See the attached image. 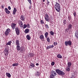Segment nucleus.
Here are the masks:
<instances>
[{"mask_svg": "<svg viewBox=\"0 0 78 78\" xmlns=\"http://www.w3.org/2000/svg\"><path fill=\"white\" fill-rule=\"evenodd\" d=\"M55 9L56 11L57 12H59L61 10V8H60V5H59V4L55 2Z\"/></svg>", "mask_w": 78, "mask_h": 78, "instance_id": "nucleus-1", "label": "nucleus"}, {"mask_svg": "<svg viewBox=\"0 0 78 78\" xmlns=\"http://www.w3.org/2000/svg\"><path fill=\"white\" fill-rule=\"evenodd\" d=\"M55 72L58 74V75H60V76H62L65 75V73L64 72L59 70V69H56Z\"/></svg>", "mask_w": 78, "mask_h": 78, "instance_id": "nucleus-2", "label": "nucleus"}, {"mask_svg": "<svg viewBox=\"0 0 78 78\" xmlns=\"http://www.w3.org/2000/svg\"><path fill=\"white\" fill-rule=\"evenodd\" d=\"M51 73V74L50 76V78H55V76L56 75V73L53 70H52Z\"/></svg>", "mask_w": 78, "mask_h": 78, "instance_id": "nucleus-3", "label": "nucleus"}, {"mask_svg": "<svg viewBox=\"0 0 78 78\" xmlns=\"http://www.w3.org/2000/svg\"><path fill=\"white\" fill-rule=\"evenodd\" d=\"M65 44L66 46L72 45V41L71 40L66 41L65 43Z\"/></svg>", "mask_w": 78, "mask_h": 78, "instance_id": "nucleus-4", "label": "nucleus"}, {"mask_svg": "<svg viewBox=\"0 0 78 78\" xmlns=\"http://www.w3.org/2000/svg\"><path fill=\"white\" fill-rule=\"evenodd\" d=\"M44 18L46 21H47V22H50V18H49V16H48V14H46L45 15V16H44Z\"/></svg>", "mask_w": 78, "mask_h": 78, "instance_id": "nucleus-5", "label": "nucleus"}, {"mask_svg": "<svg viewBox=\"0 0 78 78\" xmlns=\"http://www.w3.org/2000/svg\"><path fill=\"white\" fill-rule=\"evenodd\" d=\"M4 53L5 56H6V55H8V54H9V49L7 48H5L4 51Z\"/></svg>", "mask_w": 78, "mask_h": 78, "instance_id": "nucleus-6", "label": "nucleus"}, {"mask_svg": "<svg viewBox=\"0 0 78 78\" xmlns=\"http://www.w3.org/2000/svg\"><path fill=\"white\" fill-rule=\"evenodd\" d=\"M9 32H11V30L10 29H7L6 31H5L4 34L5 36H8L9 34Z\"/></svg>", "mask_w": 78, "mask_h": 78, "instance_id": "nucleus-7", "label": "nucleus"}, {"mask_svg": "<svg viewBox=\"0 0 78 78\" xmlns=\"http://www.w3.org/2000/svg\"><path fill=\"white\" fill-rule=\"evenodd\" d=\"M15 31L16 34L17 35H19V34H20V30H19L18 27L15 28Z\"/></svg>", "mask_w": 78, "mask_h": 78, "instance_id": "nucleus-8", "label": "nucleus"}, {"mask_svg": "<svg viewBox=\"0 0 78 78\" xmlns=\"http://www.w3.org/2000/svg\"><path fill=\"white\" fill-rule=\"evenodd\" d=\"M4 11L7 14H9V13H10V11L8 10V8H5Z\"/></svg>", "mask_w": 78, "mask_h": 78, "instance_id": "nucleus-9", "label": "nucleus"}, {"mask_svg": "<svg viewBox=\"0 0 78 78\" xmlns=\"http://www.w3.org/2000/svg\"><path fill=\"white\" fill-rule=\"evenodd\" d=\"M16 24L15 23H12L11 25V27L13 30L14 29H15V28H16Z\"/></svg>", "mask_w": 78, "mask_h": 78, "instance_id": "nucleus-10", "label": "nucleus"}, {"mask_svg": "<svg viewBox=\"0 0 78 78\" xmlns=\"http://www.w3.org/2000/svg\"><path fill=\"white\" fill-rule=\"evenodd\" d=\"M53 47H54V45H53L48 46L46 48V50H48V49L50 48H53Z\"/></svg>", "mask_w": 78, "mask_h": 78, "instance_id": "nucleus-11", "label": "nucleus"}, {"mask_svg": "<svg viewBox=\"0 0 78 78\" xmlns=\"http://www.w3.org/2000/svg\"><path fill=\"white\" fill-rule=\"evenodd\" d=\"M29 32H30V30L28 29H26L24 31V33H25V34H27Z\"/></svg>", "mask_w": 78, "mask_h": 78, "instance_id": "nucleus-12", "label": "nucleus"}, {"mask_svg": "<svg viewBox=\"0 0 78 78\" xmlns=\"http://www.w3.org/2000/svg\"><path fill=\"white\" fill-rule=\"evenodd\" d=\"M72 66V62H68L67 63V67L70 68Z\"/></svg>", "mask_w": 78, "mask_h": 78, "instance_id": "nucleus-13", "label": "nucleus"}, {"mask_svg": "<svg viewBox=\"0 0 78 78\" xmlns=\"http://www.w3.org/2000/svg\"><path fill=\"white\" fill-rule=\"evenodd\" d=\"M16 12H17V9L15 8H14L13 12V15H15L16 14Z\"/></svg>", "mask_w": 78, "mask_h": 78, "instance_id": "nucleus-14", "label": "nucleus"}, {"mask_svg": "<svg viewBox=\"0 0 78 78\" xmlns=\"http://www.w3.org/2000/svg\"><path fill=\"white\" fill-rule=\"evenodd\" d=\"M20 19L22 21H25V18L23 15H21Z\"/></svg>", "mask_w": 78, "mask_h": 78, "instance_id": "nucleus-15", "label": "nucleus"}, {"mask_svg": "<svg viewBox=\"0 0 78 78\" xmlns=\"http://www.w3.org/2000/svg\"><path fill=\"white\" fill-rule=\"evenodd\" d=\"M16 49L18 51H19L20 50L21 48L20 47V45H17L16 47Z\"/></svg>", "mask_w": 78, "mask_h": 78, "instance_id": "nucleus-16", "label": "nucleus"}, {"mask_svg": "<svg viewBox=\"0 0 78 78\" xmlns=\"http://www.w3.org/2000/svg\"><path fill=\"white\" fill-rule=\"evenodd\" d=\"M6 75L8 78H10L11 76V74L8 73H6Z\"/></svg>", "mask_w": 78, "mask_h": 78, "instance_id": "nucleus-17", "label": "nucleus"}, {"mask_svg": "<svg viewBox=\"0 0 78 78\" xmlns=\"http://www.w3.org/2000/svg\"><path fill=\"white\" fill-rule=\"evenodd\" d=\"M75 37L78 39V31L76 30L75 32Z\"/></svg>", "mask_w": 78, "mask_h": 78, "instance_id": "nucleus-18", "label": "nucleus"}, {"mask_svg": "<svg viewBox=\"0 0 78 78\" xmlns=\"http://www.w3.org/2000/svg\"><path fill=\"white\" fill-rule=\"evenodd\" d=\"M26 38L27 40L30 41L31 39V37H30V36L29 35H27L26 36Z\"/></svg>", "mask_w": 78, "mask_h": 78, "instance_id": "nucleus-19", "label": "nucleus"}, {"mask_svg": "<svg viewBox=\"0 0 78 78\" xmlns=\"http://www.w3.org/2000/svg\"><path fill=\"white\" fill-rule=\"evenodd\" d=\"M16 45H20V44H19V41L18 40H16Z\"/></svg>", "mask_w": 78, "mask_h": 78, "instance_id": "nucleus-20", "label": "nucleus"}, {"mask_svg": "<svg viewBox=\"0 0 78 78\" xmlns=\"http://www.w3.org/2000/svg\"><path fill=\"white\" fill-rule=\"evenodd\" d=\"M57 57L58 58H59V59H61V58H62V56L60 54H58L57 55Z\"/></svg>", "mask_w": 78, "mask_h": 78, "instance_id": "nucleus-21", "label": "nucleus"}, {"mask_svg": "<svg viewBox=\"0 0 78 78\" xmlns=\"http://www.w3.org/2000/svg\"><path fill=\"white\" fill-rule=\"evenodd\" d=\"M72 27V25L71 24H70L68 25V30H69V29H71Z\"/></svg>", "mask_w": 78, "mask_h": 78, "instance_id": "nucleus-22", "label": "nucleus"}, {"mask_svg": "<svg viewBox=\"0 0 78 78\" xmlns=\"http://www.w3.org/2000/svg\"><path fill=\"white\" fill-rule=\"evenodd\" d=\"M11 43H12V41H10L6 43V45H11Z\"/></svg>", "mask_w": 78, "mask_h": 78, "instance_id": "nucleus-23", "label": "nucleus"}, {"mask_svg": "<svg viewBox=\"0 0 78 78\" xmlns=\"http://www.w3.org/2000/svg\"><path fill=\"white\" fill-rule=\"evenodd\" d=\"M39 72L37 71L35 74V75L36 76H39Z\"/></svg>", "mask_w": 78, "mask_h": 78, "instance_id": "nucleus-24", "label": "nucleus"}, {"mask_svg": "<svg viewBox=\"0 0 78 78\" xmlns=\"http://www.w3.org/2000/svg\"><path fill=\"white\" fill-rule=\"evenodd\" d=\"M70 68L69 67H66V70L67 71V72H70Z\"/></svg>", "mask_w": 78, "mask_h": 78, "instance_id": "nucleus-25", "label": "nucleus"}, {"mask_svg": "<svg viewBox=\"0 0 78 78\" xmlns=\"http://www.w3.org/2000/svg\"><path fill=\"white\" fill-rule=\"evenodd\" d=\"M18 65H19V63H14L12 64V66H13V67L16 66H17Z\"/></svg>", "mask_w": 78, "mask_h": 78, "instance_id": "nucleus-26", "label": "nucleus"}, {"mask_svg": "<svg viewBox=\"0 0 78 78\" xmlns=\"http://www.w3.org/2000/svg\"><path fill=\"white\" fill-rule=\"evenodd\" d=\"M40 38L41 39H44V35H41L40 37Z\"/></svg>", "mask_w": 78, "mask_h": 78, "instance_id": "nucleus-27", "label": "nucleus"}, {"mask_svg": "<svg viewBox=\"0 0 78 78\" xmlns=\"http://www.w3.org/2000/svg\"><path fill=\"white\" fill-rule=\"evenodd\" d=\"M48 33L46 32L44 34V36L45 38H47L48 36Z\"/></svg>", "mask_w": 78, "mask_h": 78, "instance_id": "nucleus-28", "label": "nucleus"}, {"mask_svg": "<svg viewBox=\"0 0 78 78\" xmlns=\"http://www.w3.org/2000/svg\"><path fill=\"white\" fill-rule=\"evenodd\" d=\"M30 66L31 67H35L34 64L32 63H30Z\"/></svg>", "mask_w": 78, "mask_h": 78, "instance_id": "nucleus-29", "label": "nucleus"}, {"mask_svg": "<svg viewBox=\"0 0 78 78\" xmlns=\"http://www.w3.org/2000/svg\"><path fill=\"white\" fill-rule=\"evenodd\" d=\"M50 34L51 35V36H53V35L54 34H55V33L53 31H51L50 32Z\"/></svg>", "mask_w": 78, "mask_h": 78, "instance_id": "nucleus-30", "label": "nucleus"}, {"mask_svg": "<svg viewBox=\"0 0 78 78\" xmlns=\"http://www.w3.org/2000/svg\"><path fill=\"white\" fill-rule=\"evenodd\" d=\"M68 18L69 20V21H70V20H71L72 19V16H68Z\"/></svg>", "mask_w": 78, "mask_h": 78, "instance_id": "nucleus-31", "label": "nucleus"}, {"mask_svg": "<svg viewBox=\"0 0 78 78\" xmlns=\"http://www.w3.org/2000/svg\"><path fill=\"white\" fill-rule=\"evenodd\" d=\"M46 40L48 42H49L50 41V38L49 37H47Z\"/></svg>", "mask_w": 78, "mask_h": 78, "instance_id": "nucleus-32", "label": "nucleus"}, {"mask_svg": "<svg viewBox=\"0 0 78 78\" xmlns=\"http://www.w3.org/2000/svg\"><path fill=\"white\" fill-rule=\"evenodd\" d=\"M20 52H21V53H23V48L21 47V50H20Z\"/></svg>", "mask_w": 78, "mask_h": 78, "instance_id": "nucleus-33", "label": "nucleus"}, {"mask_svg": "<svg viewBox=\"0 0 78 78\" xmlns=\"http://www.w3.org/2000/svg\"><path fill=\"white\" fill-rule=\"evenodd\" d=\"M73 15L74 16V17H76V12H75L73 13Z\"/></svg>", "mask_w": 78, "mask_h": 78, "instance_id": "nucleus-34", "label": "nucleus"}, {"mask_svg": "<svg viewBox=\"0 0 78 78\" xmlns=\"http://www.w3.org/2000/svg\"><path fill=\"white\" fill-rule=\"evenodd\" d=\"M28 1L29 3L30 4V5H31V0H27Z\"/></svg>", "mask_w": 78, "mask_h": 78, "instance_id": "nucleus-35", "label": "nucleus"}, {"mask_svg": "<svg viewBox=\"0 0 78 78\" xmlns=\"http://www.w3.org/2000/svg\"><path fill=\"white\" fill-rule=\"evenodd\" d=\"M20 27H21V28H22L23 27V23H21L20 24Z\"/></svg>", "mask_w": 78, "mask_h": 78, "instance_id": "nucleus-36", "label": "nucleus"}, {"mask_svg": "<svg viewBox=\"0 0 78 78\" xmlns=\"http://www.w3.org/2000/svg\"><path fill=\"white\" fill-rule=\"evenodd\" d=\"M45 27L46 28H49V27L48 26V25L47 24H45Z\"/></svg>", "mask_w": 78, "mask_h": 78, "instance_id": "nucleus-37", "label": "nucleus"}, {"mask_svg": "<svg viewBox=\"0 0 78 78\" xmlns=\"http://www.w3.org/2000/svg\"><path fill=\"white\" fill-rule=\"evenodd\" d=\"M63 23L64 25H65V24H66V23H67V21H66V20L63 21Z\"/></svg>", "mask_w": 78, "mask_h": 78, "instance_id": "nucleus-38", "label": "nucleus"}, {"mask_svg": "<svg viewBox=\"0 0 78 78\" xmlns=\"http://www.w3.org/2000/svg\"><path fill=\"white\" fill-rule=\"evenodd\" d=\"M27 27V26L26 24H24L23 25V29H25V28H26Z\"/></svg>", "mask_w": 78, "mask_h": 78, "instance_id": "nucleus-39", "label": "nucleus"}, {"mask_svg": "<svg viewBox=\"0 0 78 78\" xmlns=\"http://www.w3.org/2000/svg\"><path fill=\"white\" fill-rule=\"evenodd\" d=\"M55 62H52L51 63V66H54V65H55Z\"/></svg>", "mask_w": 78, "mask_h": 78, "instance_id": "nucleus-40", "label": "nucleus"}, {"mask_svg": "<svg viewBox=\"0 0 78 78\" xmlns=\"http://www.w3.org/2000/svg\"><path fill=\"white\" fill-rule=\"evenodd\" d=\"M22 23V21L20 20H19L18 21V23L20 25Z\"/></svg>", "mask_w": 78, "mask_h": 78, "instance_id": "nucleus-41", "label": "nucleus"}, {"mask_svg": "<svg viewBox=\"0 0 78 78\" xmlns=\"http://www.w3.org/2000/svg\"><path fill=\"white\" fill-rule=\"evenodd\" d=\"M53 44L55 46H56V45H57V44H58V43H57V42H54Z\"/></svg>", "mask_w": 78, "mask_h": 78, "instance_id": "nucleus-42", "label": "nucleus"}, {"mask_svg": "<svg viewBox=\"0 0 78 78\" xmlns=\"http://www.w3.org/2000/svg\"><path fill=\"white\" fill-rule=\"evenodd\" d=\"M40 23L41 24H43V23H44V22H43V20H41L40 21Z\"/></svg>", "mask_w": 78, "mask_h": 78, "instance_id": "nucleus-43", "label": "nucleus"}, {"mask_svg": "<svg viewBox=\"0 0 78 78\" xmlns=\"http://www.w3.org/2000/svg\"><path fill=\"white\" fill-rule=\"evenodd\" d=\"M27 28H30V24H29V23H28L27 25Z\"/></svg>", "mask_w": 78, "mask_h": 78, "instance_id": "nucleus-44", "label": "nucleus"}, {"mask_svg": "<svg viewBox=\"0 0 78 78\" xmlns=\"http://www.w3.org/2000/svg\"><path fill=\"white\" fill-rule=\"evenodd\" d=\"M8 9H9V10H11V7L10 6H9L8 7Z\"/></svg>", "mask_w": 78, "mask_h": 78, "instance_id": "nucleus-45", "label": "nucleus"}, {"mask_svg": "<svg viewBox=\"0 0 78 78\" xmlns=\"http://www.w3.org/2000/svg\"><path fill=\"white\" fill-rule=\"evenodd\" d=\"M29 9H31V5H30L29 6Z\"/></svg>", "mask_w": 78, "mask_h": 78, "instance_id": "nucleus-46", "label": "nucleus"}, {"mask_svg": "<svg viewBox=\"0 0 78 78\" xmlns=\"http://www.w3.org/2000/svg\"><path fill=\"white\" fill-rule=\"evenodd\" d=\"M33 54L32 53L30 54H29V55L30 56H33Z\"/></svg>", "mask_w": 78, "mask_h": 78, "instance_id": "nucleus-47", "label": "nucleus"}, {"mask_svg": "<svg viewBox=\"0 0 78 78\" xmlns=\"http://www.w3.org/2000/svg\"><path fill=\"white\" fill-rule=\"evenodd\" d=\"M1 8H2L3 9H4V6H3V5H2L1 6Z\"/></svg>", "mask_w": 78, "mask_h": 78, "instance_id": "nucleus-48", "label": "nucleus"}, {"mask_svg": "<svg viewBox=\"0 0 78 78\" xmlns=\"http://www.w3.org/2000/svg\"><path fill=\"white\" fill-rule=\"evenodd\" d=\"M36 66H39V63H36Z\"/></svg>", "mask_w": 78, "mask_h": 78, "instance_id": "nucleus-49", "label": "nucleus"}, {"mask_svg": "<svg viewBox=\"0 0 78 78\" xmlns=\"http://www.w3.org/2000/svg\"><path fill=\"white\" fill-rule=\"evenodd\" d=\"M50 3V2L48 1L47 4H49Z\"/></svg>", "mask_w": 78, "mask_h": 78, "instance_id": "nucleus-50", "label": "nucleus"}, {"mask_svg": "<svg viewBox=\"0 0 78 78\" xmlns=\"http://www.w3.org/2000/svg\"><path fill=\"white\" fill-rule=\"evenodd\" d=\"M45 0H43L42 1H43V2H45Z\"/></svg>", "mask_w": 78, "mask_h": 78, "instance_id": "nucleus-51", "label": "nucleus"}, {"mask_svg": "<svg viewBox=\"0 0 78 78\" xmlns=\"http://www.w3.org/2000/svg\"><path fill=\"white\" fill-rule=\"evenodd\" d=\"M66 31H67V32H68V31H67V29H66Z\"/></svg>", "mask_w": 78, "mask_h": 78, "instance_id": "nucleus-52", "label": "nucleus"}, {"mask_svg": "<svg viewBox=\"0 0 78 78\" xmlns=\"http://www.w3.org/2000/svg\"><path fill=\"white\" fill-rule=\"evenodd\" d=\"M70 78H73V77H70Z\"/></svg>", "mask_w": 78, "mask_h": 78, "instance_id": "nucleus-53", "label": "nucleus"}]
</instances>
